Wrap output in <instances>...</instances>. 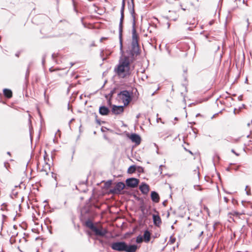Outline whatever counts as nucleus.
<instances>
[{
    "instance_id": "nucleus-1",
    "label": "nucleus",
    "mask_w": 252,
    "mask_h": 252,
    "mask_svg": "<svg viewBox=\"0 0 252 252\" xmlns=\"http://www.w3.org/2000/svg\"><path fill=\"white\" fill-rule=\"evenodd\" d=\"M135 56L126 53L120 58L118 64L114 68L116 74L121 78H125L130 74V63L135 60Z\"/></svg>"
},
{
    "instance_id": "nucleus-2",
    "label": "nucleus",
    "mask_w": 252,
    "mask_h": 252,
    "mask_svg": "<svg viewBox=\"0 0 252 252\" xmlns=\"http://www.w3.org/2000/svg\"><path fill=\"white\" fill-rule=\"evenodd\" d=\"M134 25L135 24L134 23L132 31V41L131 43V48L129 51L126 52V53H129V54L136 56L139 53V47L138 43V34L136 33V29L134 28Z\"/></svg>"
},
{
    "instance_id": "nucleus-3",
    "label": "nucleus",
    "mask_w": 252,
    "mask_h": 252,
    "mask_svg": "<svg viewBox=\"0 0 252 252\" xmlns=\"http://www.w3.org/2000/svg\"><path fill=\"white\" fill-rule=\"evenodd\" d=\"M119 97L122 100L125 105H127L131 100L129 93L127 91H124L119 94Z\"/></svg>"
},
{
    "instance_id": "nucleus-4",
    "label": "nucleus",
    "mask_w": 252,
    "mask_h": 252,
    "mask_svg": "<svg viewBox=\"0 0 252 252\" xmlns=\"http://www.w3.org/2000/svg\"><path fill=\"white\" fill-rule=\"evenodd\" d=\"M111 248L119 252H125L126 248V243L125 242H117L113 243L111 246Z\"/></svg>"
},
{
    "instance_id": "nucleus-5",
    "label": "nucleus",
    "mask_w": 252,
    "mask_h": 252,
    "mask_svg": "<svg viewBox=\"0 0 252 252\" xmlns=\"http://www.w3.org/2000/svg\"><path fill=\"white\" fill-rule=\"evenodd\" d=\"M126 182L128 187L135 188L138 185L139 180L136 178H131L126 179Z\"/></svg>"
},
{
    "instance_id": "nucleus-6",
    "label": "nucleus",
    "mask_w": 252,
    "mask_h": 252,
    "mask_svg": "<svg viewBox=\"0 0 252 252\" xmlns=\"http://www.w3.org/2000/svg\"><path fill=\"white\" fill-rule=\"evenodd\" d=\"M125 187V185L123 182L118 183L115 188L111 190V192L114 193H118L120 192Z\"/></svg>"
},
{
    "instance_id": "nucleus-7",
    "label": "nucleus",
    "mask_w": 252,
    "mask_h": 252,
    "mask_svg": "<svg viewBox=\"0 0 252 252\" xmlns=\"http://www.w3.org/2000/svg\"><path fill=\"white\" fill-rule=\"evenodd\" d=\"M93 231L96 235L100 236H104L107 233V231L103 229L101 227L97 228L95 226Z\"/></svg>"
},
{
    "instance_id": "nucleus-8",
    "label": "nucleus",
    "mask_w": 252,
    "mask_h": 252,
    "mask_svg": "<svg viewBox=\"0 0 252 252\" xmlns=\"http://www.w3.org/2000/svg\"><path fill=\"white\" fill-rule=\"evenodd\" d=\"M124 111L123 106L114 105L112 109V112L114 114H120Z\"/></svg>"
},
{
    "instance_id": "nucleus-9",
    "label": "nucleus",
    "mask_w": 252,
    "mask_h": 252,
    "mask_svg": "<svg viewBox=\"0 0 252 252\" xmlns=\"http://www.w3.org/2000/svg\"><path fill=\"white\" fill-rule=\"evenodd\" d=\"M124 5H125L124 1H123L122 7L121 10V19H120V24H119V31H120V34H121V32H122V24H123V21L124 17Z\"/></svg>"
},
{
    "instance_id": "nucleus-10",
    "label": "nucleus",
    "mask_w": 252,
    "mask_h": 252,
    "mask_svg": "<svg viewBox=\"0 0 252 252\" xmlns=\"http://www.w3.org/2000/svg\"><path fill=\"white\" fill-rule=\"evenodd\" d=\"M130 140L136 144H139L141 142L140 137L136 134H132L130 136Z\"/></svg>"
},
{
    "instance_id": "nucleus-11",
    "label": "nucleus",
    "mask_w": 252,
    "mask_h": 252,
    "mask_svg": "<svg viewBox=\"0 0 252 252\" xmlns=\"http://www.w3.org/2000/svg\"><path fill=\"white\" fill-rule=\"evenodd\" d=\"M153 222L155 225L159 226L161 223L160 217L158 215H153Z\"/></svg>"
},
{
    "instance_id": "nucleus-12",
    "label": "nucleus",
    "mask_w": 252,
    "mask_h": 252,
    "mask_svg": "<svg viewBox=\"0 0 252 252\" xmlns=\"http://www.w3.org/2000/svg\"><path fill=\"white\" fill-rule=\"evenodd\" d=\"M137 246L135 245H127L126 244V248L125 252H135L137 249Z\"/></svg>"
},
{
    "instance_id": "nucleus-13",
    "label": "nucleus",
    "mask_w": 252,
    "mask_h": 252,
    "mask_svg": "<svg viewBox=\"0 0 252 252\" xmlns=\"http://www.w3.org/2000/svg\"><path fill=\"white\" fill-rule=\"evenodd\" d=\"M139 189L144 194H147L149 191V186L146 184L141 185L139 187Z\"/></svg>"
},
{
    "instance_id": "nucleus-14",
    "label": "nucleus",
    "mask_w": 252,
    "mask_h": 252,
    "mask_svg": "<svg viewBox=\"0 0 252 252\" xmlns=\"http://www.w3.org/2000/svg\"><path fill=\"white\" fill-rule=\"evenodd\" d=\"M151 199L154 202L158 203L159 201V197L158 193L155 191H152L151 192Z\"/></svg>"
},
{
    "instance_id": "nucleus-15",
    "label": "nucleus",
    "mask_w": 252,
    "mask_h": 252,
    "mask_svg": "<svg viewBox=\"0 0 252 252\" xmlns=\"http://www.w3.org/2000/svg\"><path fill=\"white\" fill-rule=\"evenodd\" d=\"M109 110L108 108L105 106H100L99 109V112L102 115H106L108 114Z\"/></svg>"
},
{
    "instance_id": "nucleus-16",
    "label": "nucleus",
    "mask_w": 252,
    "mask_h": 252,
    "mask_svg": "<svg viewBox=\"0 0 252 252\" xmlns=\"http://www.w3.org/2000/svg\"><path fill=\"white\" fill-rule=\"evenodd\" d=\"M143 240L144 241L148 243L150 240L151 238V233L148 230H146L144 232V235H143Z\"/></svg>"
},
{
    "instance_id": "nucleus-17",
    "label": "nucleus",
    "mask_w": 252,
    "mask_h": 252,
    "mask_svg": "<svg viewBox=\"0 0 252 252\" xmlns=\"http://www.w3.org/2000/svg\"><path fill=\"white\" fill-rule=\"evenodd\" d=\"M3 94L7 98H10L12 97V93L10 90L4 89L3 90Z\"/></svg>"
},
{
    "instance_id": "nucleus-18",
    "label": "nucleus",
    "mask_w": 252,
    "mask_h": 252,
    "mask_svg": "<svg viewBox=\"0 0 252 252\" xmlns=\"http://www.w3.org/2000/svg\"><path fill=\"white\" fill-rule=\"evenodd\" d=\"M85 223L86 226L90 228L92 231L95 227V226L93 224V222L90 220L86 221Z\"/></svg>"
},
{
    "instance_id": "nucleus-19",
    "label": "nucleus",
    "mask_w": 252,
    "mask_h": 252,
    "mask_svg": "<svg viewBox=\"0 0 252 252\" xmlns=\"http://www.w3.org/2000/svg\"><path fill=\"white\" fill-rule=\"evenodd\" d=\"M136 170V167L134 165L130 166L127 170V172L128 173H133Z\"/></svg>"
},
{
    "instance_id": "nucleus-20",
    "label": "nucleus",
    "mask_w": 252,
    "mask_h": 252,
    "mask_svg": "<svg viewBox=\"0 0 252 252\" xmlns=\"http://www.w3.org/2000/svg\"><path fill=\"white\" fill-rule=\"evenodd\" d=\"M143 238L142 236L139 235L137 237L136 242L137 243H141L143 241Z\"/></svg>"
},
{
    "instance_id": "nucleus-21",
    "label": "nucleus",
    "mask_w": 252,
    "mask_h": 252,
    "mask_svg": "<svg viewBox=\"0 0 252 252\" xmlns=\"http://www.w3.org/2000/svg\"><path fill=\"white\" fill-rule=\"evenodd\" d=\"M176 241V238L175 237H173V236H171L170 237L169 241L168 243H169L170 244H174Z\"/></svg>"
},
{
    "instance_id": "nucleus-22",
    "label": "nucleus",
    "mask_w": 252,
    "mask_h": 252,
    "mask_svg": "<svg viewBox=\"0 0 252 252\" xmlns=\"http://www.w3.org/2000/svg\"><path fill=\"white\" fill-rule=\"evenodd\" d=\"M232 214L238 216L239 214L238 212H234L233 213H232Z\"/></svg>"
},
{
    "instance_id": "nucleus-23",
    "label": "nucleus",
    "mask_w": 252,
    "mask_h": 252,
    "mask_svg": "<svg viewBox=\"0 0 252 252\" xmlns=\"http://www.w3.org/2000/svg\"><path fill=\"white\" fill-rule=\"evenodd\" d=\"M46 165L47 166V167H45V168H48L49 169H50V167H49V165L48 164H46Z\"/></svg>"
},
{
    "instance_id": "nucleus-24",
    "label": "nucleus",
    "mask_w": 252,
    "mask_h": 252,
    "mask_svg": "<svg viewBox=\"0 0 252 252\" xmlns=\"http://www.w3.org/2000/svg\"><path fill=\"white\" fill-rule=\"evenodd\" d=\"M203 231H202L200 233V235H199V236H201V235L203 234Z\"/></svg>"
},
{
    "instance_id": "nucleus-25",
    "label": "nucleus",
    "mask_w": 252,
    "mask_h": 252,
    "mask_svg": "<svg viewBox=\"0 0 252 252\" xmlns=\"http://www.w3.org/2000/svg\"><path fill=\"white\" fill-rule=\"evenodd\" d=\"M213 21H210V23H209V24H210V25H212V24H213Z\"/></svg>"
},
{
    "instance_id": "nucleus-26",
    "label": "nucleus",
    "mask_w": 252,
    "mask_h": 252,
    "mask_svg": "<svg viewBox=\"0 0 252 252\" xmlns=\"http://www.w3.org/2000/svg\"><path fill=\"white\" fill-rule=\"evenodd\" d=\"M16 56L17 57H19V54H16Z\"/></svg>"
},
{
    "instance_id": "nucleus-27",
    "label": "nucleus",
    "mask_w": 252,
    "mask_h": 252,
    "mask_svg": "<svg viewBox=\"0 0 252 252\" xmlns=\"http://www.w3.org/2000/svg\"><path fill=\"white\" fill-rule=\"evenodd\" d=\"M232 152L235 153L234 150H232Z\"/></svg>"
},
{
    "instance_id": "nucleus-28",
    "label": "nucleus",
    "mask_w": 252,
    "mask_h": 252,
    "mask_svg": "<svg viewBox=\"0 0 252 252\" xmlns=\"http://www.w3.org/2000/svg\"><path fill=\"white\" fill-rule=\"evenodd\" d=\"M7 154H8V155H10V152H7Z\"/></svg>"
}]
</instances>
